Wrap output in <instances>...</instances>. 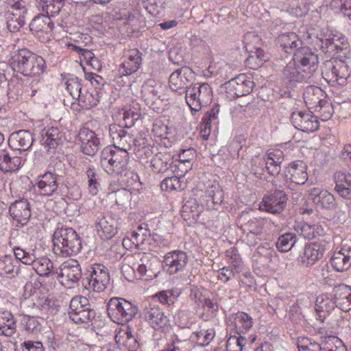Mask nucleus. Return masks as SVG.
<instances>
[{"label":"nucleus","instance_id":"52","mask_svg":"<svg viewBox=\"0 0 351 351\" xmlns=\"http://www.w3.org/2000/svg\"><path fill=\"white\" fill-rule=\"evenodd\" d=\"M234 326L238 335L248 332L253 326V319L251 316L244 312H238L234 317Z\"/></svg>","mask_w":351,"mask_h":351},{"label":"nucleus","instance_id":"23","mask_svg":"<svg viewBox=\"0 0 351 351\" xmlns=\"http://www.w3.org/2000/svg\"><path fill=\"white\" fill-rule=\"evenodd\" d=\"M188 263V255L182 250H173L164 256L167 271L172 275L182 271Z\"/></svg>","mask_w":351,"mask_h":351},{"label":"nucleus","instance_id":"4","mask_svg":"<svg viewBox=\"0 0 351 351\" xmlns=\"http://www.w3.org/2000/svg\"><path fill=\"white\" fill-rule=\"evenodd\" d=\"M323 78L332 86H344L351 76V69L348 64L341 59L335 58L324 63L322 71Z\"/></svg>","mask_w":351,"mask_h":351},{"label":"nucleus","instance_id":"9","mask_svg":"<svg viewBox=\"0 0 351 351\" xmlns=\"http://www.w3.org/2000/svg\"><path fill=\"white\" fill-rule=\"evenodd\" d=\"M27 3L23 0L14 1L9 3L6 9L1 12L6 21L7 27L11 32L19 31L25 25L27 14Z\"/></svg>","mask_w":351,"mask_h":351},{"label":"nucleus","instance_id":"44","mask_svg":"<svg viewBox=\"0 0 351 351\" xmlns=\"http://www.w3.org/2000/svg\"><path fill=\"white\" fill-rule=\"evenodd\" d=\"M96 228L106 239H111L117 232V222L112 216H106L98 220Z\"/></svg>","mask_w":351,"mask_h":351},{"label":"nucleus","instance_id":"43","mask_svg":"<svg viewBox=\"0 0 351 351\" xmlns=\"http://www.w3.org/2000/svg\"><path fill=\"white\" fill-rule=\"evenodd\" d=\"M325 99H326V93L318 86H308L304 93V101L310 110L317 108Z\"/></svg>","mask_w":351,"mask_h":351},{"label":"nucleus","instance_id":"47","mask_svg":"<svg viewBox=\"0 0 351 351\" xmlns=\"http://www.w3.org/2000/svg\"><path fill=\"white\" fill-rule=\"evenodd\" d=\"M156 86V83L154 80H147L142 86L141 98L147 106L153 105L160 97Z\"/></svg>","mask_w":351,"mask_h":351},{"label":"nucleus","instance_id":"8","mask_svg":"<svg viewBox=\"0 0 351 351\" xmlns=\"http://www.w3.org/2000/svg\"><path fill=\"white\" fill-rule=\"evenodd\" d=\"M144 321L155 331L166 332L171 328V320L163 308L156 304H149L143 309Z\"/></svg>","mask_w":351,"mask_h":351},{"label":"nucleus","instance_id":"12","mask_svg":"<svg viewBox=\"0 0 351 351\" xmlns=\"http://www.w3.org/2000/svg\"><path fill=\"white\" fill-rule=\"evenodd\" d=\"M142 64V53L136 48L130 49L125 52L123 62L120 64L117 77V82L123 81L124 76L128 77L136 72Z\"/></svg>","mask_w":351,"mask_h":351},{"label":"nucleus","instance_id":"16","mask_svg":"<svg viewBox=\"0 0 351 351\" xmlns=\"http://www.w3.org/2000/svg\"><path fill=\"white\" fill-rule=\"evenodd\" d=\"M89 287L95 291H104L109 282L110 274L108 268L102 264H94L88 269Z\"/></svg>","mask_w":351,"mask_h":351},{"label":"nucleus","instance_id":"57","mask_svg":"<svg viewBox=\"0 0 351 351\" xmlns=\"http://www.w3.org/2000/svg\"><path fill=\"white\" fill-rule=\"evenodd\" d=\"M140 15L137 11L134 10L131 8L120 10L119 13H116V19L123 20L125 23L136 27L138 24Z\"/></svg>","mask_w":351,"mask_h":351},{"label":"nucleus","instance_id":"41","mask_svg":"<svg viewBox=\"0 0 351 351\" xmlns=\"http://www.w3.org/2000/svg\"><path fill=\"white\" fill-rule=\"evenodd\" d=\"M284 160L283 152L278 149L268 151L264 158L265 168L271 176L278 175L281 170V164Z\"/></svg>","mask_w":351,"mask_h":351},{"label":"nucleus","instance_id":"58","mask_svg":"<svg viewBox=\"0 0 351 351\" xmlns=\"http://www.w3.org/2000/svg\"><path fill=\"white\" fill-rule=\"evenodd\" d=\"M64 4V0H40V6L49 16L58 14Z\"/></svg>","mask_w":351,"mask_h":351},{"label":"nucleus","instance_id":"38","mask_svg":"<svg viewBox=\"0 0 351 351\" xmlns=\"http://www.w3.org/2000/svg\"><path fill=\"white\" fill-rule=\"evenodd\" d=\"M134 152L135 156L141 160L148 159L154 154V145L147 138L145 133H139L134 140Z\"/></svg>","mask_w":351,"mask_h":351},{"label":"nucleus","instance_id":"3","mask_svg":"<svg viewBox=\"0 0 351 351\" xmlns=\"http://www.w3.org/2000/svg\"><path fill=\"white\" fill-rule=\"evenodd\" d=\"M128 263H125L121 267V271L125 278L132 281L134 279H152L157 276V268L154 263L149 259L148 256L143 254L138 262L133 261L134 257H127Z\"/></svg>","mask_w":351,"mask_h":351},{"label":"nucleus","instance_id":"62","mask_svg":"<svg viewBox=\"0 0 351 351\" xmlns=\"http://www.w3.org/2000/svg\"><path fill=\"white\" fill-rule=\"evenodd\" d=\"M329 7L335 13L341 14L351 19V0H332Z\"/></svg>","mask_w":351,"mask_h":351},{"label":"nucleus","instance_id":"6","mask_svg":"<svg viewBox=\"0 0 351 351\" xmlns=\"http://www.w3.org/2000/svg\"><path fill=\"white\" fill-rule=\"evenodd\" d=\"M213 95L208 84H195L185 91V100L191 111L198 112L211 102Z\"/></svg>","mask_w":351,"mask_h":351},{"label":"nucleus","instance_id":"28","mask_svg":"<svg viewBox=\"0 0 351 351\" xmlns=\"http://www.w3.org/2000/svg\"><path fill=\"white\" fill-rule=\"evenodd\" d=\"M114 339L118 346L126 351H134L138 348V342L128 325L121 324L116 329Z\"/></svg>","mask_w":351,"mask_h":351},{"label":"nucleus","instance_id":"20","mask_svg":"<svg viewBox=\"0 0 351 351\" xmlns=\"http://www.w3.org/2000/svg\"><path fill=\"white\" fill-rule=\"evenodd\" d=\"M253 82L247 80L245 75H240L226 84V93L230 99L250 94L253 88Z\"/></svg>","mask_w":351,"mask_h":351},{"label":"nucleus","instance_id":"10","mask_svg":"<svg viewBox=\"0 0 351 351\" xmlns=\"http://www.w3.org/2000/svg\"><path fill=\"white\" fill-rule=\"evenodd\" d=\"M152 239L147 225L141 224L123 240V246L127 250H152Z\"/></svg>","mask_w":351,"mask_h":351},{"label":"nucleus","instance_id":"53","mask_svg":"<svg viewBox=\"0 0 351 351\" xmlns=\"http://www.w3.org/2000/svg\"><path fill=\"white\" fill-rule=\"evenodd\" d=\"M170 162V154L159 152L152 158L151 167L155 173H164L168 170Z\"/></svg>","mask_w":351,"mask_h":351},{"label":"nucleus","instance_id":"51","mask_svg":"<svg viewBox=\"0 0 351 351\" xmlns=\"http://www.w3.org/2000/svg\"><path fill=\"white\" fill-rule=\"evenodd\" d=\"M64 45L68 49L76 51L80 56V60L84 62L87 65L91 66L94 69L95 66L99 65V61L92 51L70 43H64Z\"/></svg>","mask_w":351,"mask_h":351},{"label":"nucleus","instance_id":"5","mask_svg":"<svg viewBox=\"0 0 351 351\" xmlns=\"http://www.w3.org/2000/svg\"><path fill=\"white\" fill-rule=\"evenodd\" d=\"M129 161L128 152L110 146L105 147L101 155V164L109 174H119L127 167Z\"/></svg>","mask_w":351,"mask_h":351},{"label":"nucleus","instance_id":"45","mask_svg":"<svg viewBox=\"0 0 351 351\" xmlns=\"http://www.w3.org/2000/svg\"><path fill=\"white\" fill-rule=\"evenodd\" d=\"M296 230L304 239L308 240L325 234V230L319 223L311 225L305 222H302L298 224Z\"/></svg>","mask_w":351,"mask_h":351},{"label":"nucleus","instance_id":"15","mask_svg":"<svg viewBox=\"0 0 351 351\" xmlns=\"http://www.w3.org/2000/svg\"><path fill=\"white\" fill-rule=\"evenodd\" d=\"M295 60L300 66V69L304 72L311 82L313 81L314 74L318 68V56L307 47H304L295 53Z\"/></svg>","mask_w":351,"mask_h":351},{"label":"nucleus","instance_id":"55","mask_svg":"<svg viewBox=\"0 0 351 351\" xmlns=\"http://www.w3.org/2000/svg\"><path fill=\"white\" fill-rule=\"evenodd\" d=\"M249 53L245 64L251 69H258L269 60L268 55L263 50L255 51Z\"/></svg>","mask_w":351,"mask_h":351},{"label":"nucleus","instance_id":"26","mask_svg":"<svg viewBox=\"0 0 351 351\" xmlns=\"http://www.w3.org/2000/svg\"><path fill=\"white\" fill-rule=\"evenodd\" d=\"M291 120L295 128L305 132H313L319 126L317 117L309 112H293Z\"/></svg>","mask_w":351,"mask_h":351},{"label":"nucleus","instance_id":"22","mask_svg":"<svg viewBox=\"0 0 351 351\" xmlns=\"http://www.w3.org/2000/svg\"><path fill=\"white\" fill-rule=\"evenodd\" d=\"M287 199L282 191H275L271 195L264 196L259 204V209L271 213H280L284 210Z\"/></svg>","mask_w":351,"mask_h":351},{"label":"nucleus","instance_id":"49","mask_svg":"<svg viewBox=\"0 0 351 351\" xmlns=\"http://www.w3.org/2000/svg\"><path fill=\"white\" fill-rule=\"evenodd\" d=\"M332 267L337 271H344L351 266V256L343 250L335 252L331 259Z\"/></svg>","mask_w":351,"mask_h":351},{"label":"nucleus","instance_id":"46","mask_svg":"<svg viewBox=\"0 0 351 351\" xmlns=\"http://www.w3.org/2000/svg\"><path fill=\"white\" fill-rule=\"evenodd\" d=\"M0 156L3 172L16 171L24 165V160L21 157H11L5 149H0Z\"/></svg>","mask_w":351,"mask_h":351},{"label":"nucleus","instance_id":"18","mask_svg":"<svg viewBox=\"0 0 351 351\" xmlns=\"http://www.w3.org/2000/svg\"><path fill=\"white\" fill-rule=\"evenodd\" d=\"M53 27L51 16L47 14L36 16L29 24L30 30L41 42L50 39Z\"/></svg>","mask_w":351,"mask_h":351},{"label":"nucleus","instance_id":"37","mask_svg":"<svg viewBox=\"0 0 351 351\" xmlns=\"http://www.w3.org/2000/svg\"><path fill=\"white\" fill-rule=\"evenodd\" d=\"M282 75L285 80L289 82H311L308 77L307 76L306 77L302 69H300V66L297 60H295L294 57L293 60L290 61L284 69Z\"/></svg>","mask_w":351,"mask_h":351},{"label":"nucleus","instance_id":"34","mask_svg":"<svg viewBox=\"0 0 351 351\" xmlns=\"http://www.w3.org/2000/svg\"><path fill=\"white\" fill-rule=\"evenodd\" d=\"M110 136L113 143L112 147L124 149L127 152L131 147V142L134 143V140L121 126L117 125L110 126Z\"/></svg>","mask_w":351,"mask_h":351},{"label":"nucleus","instance_id":"17","mask_svg":"<svg viewBox=\"0 0 351 351\" xmlns=\"http://www.w3.org/2000/svg\"><path fill=\"white\" fill-rule=\"evenodd\" d=\"M224 199V193L219 182H214L208 185L199 202L207 210H217Z\"/></svg>","mask_w":351,"mask_h":351},{"label":"nucleus","instance_id":"42","mask_svg":"<svg viewBox=\"0 0 351 351\" xmlns=\"http://www.w3.org/2000/svg\"><path fill=\"white\" fill-rule=\"evenodd\" d=\"M309 197L315 204L322 208L330 209L334 208L336 204L333 195L319 188L311 189Z\"/></svg>","mask_w":351,"mask_h":351},{"label":"nucleus","instance_id":"32","mask_svg":"<svg viewBox=\"0 0 351 351\" xmlns=\"http://www.w3.org/2000/svg\"><path fill=\"white\" fill-rule=\"evenodd\" d=\"M9 213L18 223L22 226L26 224L31 217L29 202L25 199L15 201L10 205Z\"/></svg>","mask_w":351,"mask_h":351},{"label":"nucleus","instance_id":"30","mask_svg":"<svg viewBox=\"0 0 351 351\" xmlns=\"http://www.w3.org/2000/svg\"><path fill=\"white\" fill-rule=\"evenodd\" d=\"M276 44L287 53H293L303 48L302 41L298 35L293 32L280 34L276 39Z\"/></svg>","mask_w":351,"mask_h":351},{"label":"nucleus","instance_id":"36","mask_svg":"<svg viewBox=\"0 0 351 351\" xmlns=\"http://www.w3.org/2000/svg\"><path fill=\"white\" fill-rule=\"evenodd\" d=\"M335 183V191L344 199H351V173L342 171H336L333 175Z\"/></svg>","mask_w":351,"mask_h":351},{"label":"nucleus","instance_id":"33","mask_svg":"<svg viewBox=\"0 0 351 351\" xmlns=\"http://www.w3.org/2000/svg\"><path fill=\"white\" fill-rule=\"evenodd\" d=\"M336 307L337 304L333 293L322 294L316 299L315 311L321 322H324L326 316L329 315Z\"/></svg>","mask_w":351,"mask_h":351},{"label":"nucleus","instance_id":"40","mask_svg":"<svg viewBox=\"0 0 351 351\" xmlns=\"http://www.w3.org/2000/svg\"><path fill=\"white\" fill-rule=\"evenodd\" d=\"M215 330L213 327H205L200 326L198 330L193 332L189 339V345L193 343L199 347H205L209 345L215 337Z\"/></svg>","mask_w":351,"mask_h":351},{"label":"nucleus","instance_id":"24","mask_svg":"<svg viewBox=\"0 0 351 351\" xmlns=\"http://www.w3.org/2000/svg\"><path fill=\"white\" fill-rule=\"evenodd\" d=\"M193 77L192 70L186 66L173 71L169 78V88L174 92L184 93Z\"/></svg>","mask_w":351,"mask_h":351},{"label":"nucleus","instance_id":"29","mask_svg":"<svg viewBox=\"0 0 351 351\" xmlns=\"http://www.w3.org/2000/svg\"><path fill=\"white\" fill-rule=\"evenodd\" d=\"M81 149L86 155L93 156L99 150V139L95 132L87 128H83L79 132Z\"/></svg>","mask_w":351,"mask_h":351},{"label":"nucleus","instance_id":"2","mask_svg":"<svg viewBox=\"0 0 351 351\" xmlns=\"http://www.w3.org/2000/svg\"><path fill=\"white\" fill-rule=\"evenodd\" d=\"M53 252L58 256H75L82 248V240L76 231L71 228H61L53 234Z\"/></svg>","mask_w":351,"mask_h":351},{"label":"nucleus","instance_id":"11","mask_svg":"<svg viewBox=\"0 0 351 351\" xmlns=\"http://www.w3.org/2000/svg\"><path fill=\"white\" fill-rule=\"evenodd\" d=\"M69 315L75 323H87L94 317L95 313L90 308L88 300L84 296L79 295L71 300Z\"/></svg>","mask_w":351,"mask_h":351},{"label":"nucleus","instance_id":"7","mask_svg":"<svg viewBox=\"0 0 351 351\" xmlns=\"http://www.w3.org/2000/svg\"><path fill=\"white\" fill-rule=\"evenodd\" d=\"M136 313V306L122 298H112L108 304V315L114 322L119 324L132 320Z\"/></svg>","mask_w":351,"mask_h":351},{"label":"nucleus","instance_id":"31","mask_svg":"<svg viewBox=\"0 0 351 351\" xmlns=\"http://www.w3.org/2000/svg\"><path fill=\"white\" fill-rule=\"evenodd\" d=\"M326 252L325 245L318 242L311 243L306 245L300 261L303 266L308 267L314 265L322 258Z\"/></svg>","mask_w":351,"mask_h":351},{"label":"nucleus","instance_id":"50","mask_svg":"<svg viewBox=\"0 0 351 351\" xmlns=\"http://www.w3.org/2000/svg\"><path fill=\"white\" fill-rule=\"evenodd\" d=\"M33 269L40 276H49L53 274V263L47 257L43 256L36 258L31 263Z\"/></svg>","mask_w":351,"mask_h":351},{"label":"nucleus","instance_id":"27","mask_svg":"<svg viewBox=\"0 0 351 351\" xmlns=\"http://www.w3.org/2000/svg\"><path fill=\"white\" fill-rule=\"evenodd\" d=\"M285 177L291 183L304 184L308 178L307 165L302 160H295L289 164L285 169Z\"/></svg>","mask_w":351,"mask_h":351},{"label":"nucleus","instance_id":"61","mask_svg":"<svg viewBox=\"0 0 351 351\" xmlns=\"http://www.w3.org/2000/svg\"><path fill=\"white\" fill-rule=\"evenodd\" d=\"M243 43L245 50L248 53L263 50L261 49L262 40L261 37L254 33L248 32L243 37Z\"/></svg>","mask_w":351,"mask_h":351},{"label":"nucleus","instance_id":"14","mask_svg":"<svg viewBox=\"0 0 351 351\" xmlns=\"http://www.w3.org/2000/svg\"><path fill=\"white\" fill-rule=\"evenodd\" d=\"M320 42L322 51L328 56H334L341 53L346 55L349 49L347 38L339 32L332 33L328 38L320 40Z\"/></svg>","mask_w":351,"mask_h":351},{"label":"nucleus","instance_id":"1","mask_svg":"<svg viewBox=\"0 0 351 351\" xmlns=\"http://www.w3.org/2000/svg\"><path fill=\"white\" fill-rule=\"evenodd\" d=\"M9 62L14 71L24 76H39L46 69L45 60L41 56L27 49H21L14 51Z\"/></svg>","mask_w":351,"mask_h":351},{"label":"nucleus","instance_id":"60","mask_svg":"<svg viewBox=\"0 0 351 351\" xmlns=\"http://www.w3.org/2000/svg\"><path fill=\"white\" fill-rule=\"evenodd\" d=\"M180 294L181 291L180 289H172L160 291L155 295V297L158 299L161 304L170 306L176 302Z\"/></svg>","mask_w":351,"mask_h":351},{"label":"nucleus","instance_id":"64","mask_svg":"<svg viewBox=\"0 0 351 351\" xmlns=\"http://www.w3.org/2000/svg\"><path fill=\"white\" fill-rule=\"evenodd\" d=\"M187 347H189L187 339H180L178 335L173 334L171 337V342L160 351H187L189 350Z\"/></svg>","mask_w":351,"mask_h":351},{"label":"nucleus","instance_id":"13","mask_svg":"<svg viewBox=\"0 0 351 351\" xmlns=\"http://www.w3.org/2000/svg\"><path fill=\"white\" fill-rule=\"evenodd\" d=\"M59 282L66 289L75 287L82 277V269L78 262L73 259L64 262L60 267Z\"/></svg>","mask_w":351,"mask_h":351},{"label":"nucleus","instance_id":"19","mask_svg":"<svg viewBox=\"0 0 351 351\" xmlns=\"http://www.w3.org/2000/svg\"><path fill=\"white\" fill-rule=\"evenodd\" d=\"M351 105L347 102L337 104L334 106L327 99H325L313 110L316 113L317 119L319 118L322 121H326L332 117L335 110L338 112L340 117L346 118L350 113L344 112V110L349 109Z\"/></svg>","mask_w":351,"mask_h":351},{"label":"nucleus","instance_id":"59","mask_svg":"<svg viewBox=\"0 0 351 351\" xmlns=\"http://www.w3.org/2000/svg\"><path fill=\"white\" fill-rule=\"evenodd\" d=\"M295 242V234L291 232H287L278 237L276 246L278 251L281 252H287L292 249Z\"/></svg>","mask_w":351,"mask_h":351},{"label":"nucleus","instance_id":"35","mask_svg":"<svg viewBox=\"0 0 351 351\" xmlns=\"http://www.w3.org/2000/svg\"><path fill=\"white\" fill-rule=\"evenodd\" d=\"M34 141L32 134L27 130H19L12 133L8 139L10 148L18 151H27Z\"/></svg>","mask_w":351,"mask_h":351},{"label":"nucleus","instance_id":"25","mask_svg":"<svg viewBox=\"0 0 351 351\" xmlns=\"http://www.w3.org/2000/svg\"><path fill=\"white\" fill-rule=\"evenodd\" d=\"M152 134L154 141L165 147H171L173 142V128L165 124L161 119H156L153 123Z\"/></svg>","mask_w":351,"mask_h":351},{"label":"nucleus","instance_id":"54","mask_svg":"<svg viewBox=\"0 0 351 351\" xmlns=\"http://www.w3.org/2000/svg\"><path fill=\"white\" fill-rule=\"evenodd\" d=\"M61 139V134L58 128L47 127L42 131V141L49 148L55 147Z\"/></svg>","mask_w":351,"mask_h":351},{"label":"nucleus","instance_id":"39","mask_svg":"<svg viewBox=\"0 0 351 351\" xmlns=\"http://www.w3.org/2000/svg\"><path fill=\"white\" fill-rule=\"evenodd\" d=\"M337 307L343 311L351 309V287L345 284L336 286L332 291Z\"/></svg>","mask_w":351,"mask_h":351},{"label":"nucleus","instance_id":"48","mask_svg":"<svg viewBox=\"0 0 351 351\" xmlns=\"http://www.w3.org/2000/svg\"><path fill=\"white\" fill-rule=\"evenodd\" d=\"M16 330V322L12 314L3 311L0 312V335L12 336Z\"/></svg>","mask_w":351,"mask_h":351},{"label":"nucleus","instance_id":"63","mask_svg":"<svg viewBox=\"0 0 351 351\" xmlns=\"http://www.w3.org/2000/svg\"><path fill=\"white\" fill-rule=\"evenodd\" d=\"M202 308V317L204 321H209L215 318L219 309L218 303L210 298L204 300Z\"/></svg>","mask_w":351,"mask_h":351},{"label":"nucleus","instance_id":"21","mask_svg":"<svg viewBox=\"0 0 351 351\" xmlns=\"http://www.w3.org/2000/svg\"><path fill=\"white\" fill-rule=\"evenodd\" d=\"M34 186L40 195L52 196L58 191L59 186L58 175L51 171H47L37 176Z\"/></svg>","mask_w":351,"mask_h":351},{"label":"nucleus","instance_id":"56","mask_svg":"<svg viewBox=\"0 0 351 351\" xmlns=\"http://www.w3.org/2000/svg\"><path fill=\"white\" fill-rule=\"evenodd\" d=\"M16 261L11 255H4L0 256V276L8 277L14 276Z\"/></svg>","mask_w":351,"mask_h":351}]
</instances>
